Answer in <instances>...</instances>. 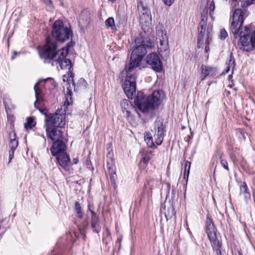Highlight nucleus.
Segmentation results:
<instances>
[{
    "label": "nucleus",
    "instance_id": "4",
    "mask_svg": "<svg viewBox=\"0 0 255 255\" xmlns=\"http://www.w3.org/2000/svg\"><path fill=\"white\" fill-rule=\"evenodd\" d=\"M134 103L143 113L158 108L161 104V92L160 91H155L147 97L138 94L134 100Z\"/></svg>",
    "mask_w": 255,
    "mask_h": 255
},
{
    "label": "nucleus",
    "instance_id": "9",
    "mask_svg": "<svg viewBox=\"0 0 255 255\" xmlns=\"http://www.w3.org/2000/svg\"><path fill=\"white\" fill-rule=\"evenodd\" d=\"M201 20L200 21L198 26V47L200 48L203 42V40L206 32V37H207V29L209 25L212 26V32L213 31V25L210 23H208L207 10L204 11L201 13Z\"/></svg>",
    "mask_w": 255,
    "mask_h": 255
},
{
    "label": "nucleus",
    "instance_id": "5",
    "mask_svg": "<svg viewBox=\"0 0 255 255\" xmlns=\"http://www.w3.org/2000/svg\"><path fill=\"white\" fill-rule=\"evenodd\" d=\"M164 128L162 123L160 121H155L154 125V130H152L154 132L153 136L150 132L145 133L144 140L149 146L155 148L153 139L157 145L162 143L164 137Z\"/></svg>",
    "mask_w": 255,
    "mask_h": 255
},
{
    "label": "nucleus",
    "instance_id": "24",
    "mask_svg": "<svg viewBox=\"0 0 255 255\" xmlns=\"http://www.w3.org/2000/svg\"><path fill=\"white\" fill-rule=\"evenodd\" d=\"M35 118L33 117H28L26 118V123L24 124V128L26 129H30L36 125Z\"/></svg>",
    "mask_w": 255,
    "mask_h": 255
},
{
    "label": "nucleus",
    "instance_id": "8",
    "mask_svg": "<svg viewBox=\"0 0 255 255\" xmlns=\"http://www.w3.org/2000/svg\"><path fill=\"white\" fill-rule=\"evenodd\" d=\"M52 35L58 41L63 42L70 38L72 31L67 27H65L63 22L56 20L52 26Z\"/></svg>",
    "mask_w": 255,
    "mask_h": 255
},
{
    "label": "nucleus",
    "instance_id": "21",
    "mask_svg": "<svg viewBox=\"0 0 255 255\" xmlns=\"http://www.w3.org/2000/svg\"><path fill=\"white\" fill-rule=\"evenodd\" d=\"M212 41V26L209 25L207 29V37H206L205 40V51L206 52H208V51H210V47L209 45Z\"/></svg>",
    "mask_w": 255,
    "mask_h": 255
},
{
    "label": "nucleus",
    "instance_id": "7",
    "mask_svg": "<svg viewBox=\"0 0 255 255\" xmlns=\"http://www.w3.org/2000/svg\"><path fill=\"white\" fill-rule=\"evenodd\" d=\"M206 231L213 250L216 252L217 255H221L222 243L217 238V229L209 217H207L206 221Z\"/></svg>",
    "mask_w": 255,
    "mask_h": 255
},
{
    "label": "nucleus",
    "instance_id": "2",
    "mask_svg": "<svg viewBox=\"0 0 255 255\" xmlns=\"http://www.w3.org/2000/svg\"><path fill=\"white\" fill-rule=\"evenodd\" d=\"M71 45L57 50V45L55 41L49 37L46 39V43L39 51V56L45 62L51 63L52 66H59L61 69L71 70L72 66L71 61L66 58Z\"/></svg>",
    "mask_w": 255,
    "mask_h": 255
},
{
    "label": "nucleus",
    "instance_id": "54",
    "mask_svg": "<svg viewBox=\"0 0 255 255\" xmlns=\"http://www.w3.org/2000/svg\"><path fill=\"white\" fill-rule=\"evenodd\" d=\"M240 255H242V254H240Z\"/></svg>",
    "mask_w": 255,
    "mask_h": 255
},
{
    "label": "nucleus",
    "instance_id": "42",
    "mask_svg": "<svg viewBox=\"0 0 255 255\" xmlns=\"http://www.w3.org/2000/svg\"><path fill=\"white\" fill-rule=\"evenodd\" d=\"M69 95L72 96V91L69 88H67V91L65 95L69 96Z\"/></svg>",
    "mask_w": 255,
    "mask_h": 255
},
{
    "label": "nucleus",
    "instance_id": "6",
    "mask_svg": "<svg viewBox=\"0 0 255 255\" xmlns=\"http://www.w3.org/2000/svg\"><path fill=\"white\" fill-rule=\"evenodd\" d=\"M39 110L45 116L44 126L59 127L61 128L65 127L66 113L64 110H58L54 114H49L44 113L43 110Z\"/></svg>",
    "mask_w": 255,
    "mask_h": 255
},
{
    "label": "nucleus",
    "instance_id": "37",
    "mask_svg": "<svg viewBox=\"0 0 255 255\" xmlns=\"http://www.w3.org/2000/svg\"><path fill=\"white\" fill-rule=\"evenodd\" d=\"M251 41L252 42L253 47H255V30L252 34Z\"/></svg>",
    "mask_w": 255,
    "mask_h": 255
},
{
    "label": "nucleus",
    "instance_id": "49",
    "mask_svg": "<svg viewBox=\"0 0 255 255\" xmlns=\"http://www.w3.org/2000/svg\"><path fill=\"white\" fill-rule=\"evenodd\" d=\"M121 240H122V239L119 238V239H118L117 242H119V243H120L121 242Z\"/></svg>",
    "mask_w": 255,
    "mask_h": 255
},
{
    "label": "nucleus",
    "instance_id": "15",
    "mask_svg": "<svg viewBox=\"0 0 255 255\" xmlns=\"http://www.w3.org/2000/svg\"><path fill=\"white\" fill-rule=\"evenodd\" d=\"M217 70L214 67L202 65L201 67V77L204 80L208 76H213L216 74Z\"/></svg>",
    "mask_w": 255,
    "mask_h": 255
},
{
    "label": "nucleus",
    "instance_id": "31",
    "mask_svg": "<svg viewBox=\"0 0 255 255\" xmlns=\"http://www.w3.org/2000/svg\"><path fill=\"white\" fill-rule=\"evenodd\" d=\"M150 159V158L148 155L147 154H144L140 161V167L141 168H145V165L149 162Z\"/></svg>",
    "mask_w": 255,
    "mask_h": 255
},
{
    "label": "nucleus",
    "instance_id": "3",
    "mask_svg": "<svg viewBox=\"0 0 255 255\" xmlns=\"http://www.w3.org/2000/svg\"><path fill=\"white\" fill-rule=\"evenodd\" d=\"M233 20L231 24V30L235 36L238 34L239 31L240 30L239 36L240 41L238 42V46L241 50L246 51L251 50L253 47L251 41V37L250 38L251 29L248 26H245L241 28L244 22V18L242 14V10L240 8H237L235 10L233 14Z\"/></svg>",
    "mask_w": 255,
    "mask_h": 255
},
{
    "label": "nucleus",
    "instance_id": "26",
    "mask_svg": "<svg viewBox=\"0 0 255 255\" xmlns=\"http://www.w3.org/2000/svg\"><path fill=\"white\" fill-rule=\"evenodd\" d=\"M105 24L108 28L116 31L117 27L115 24V20L113 17H109L105 21Z\"/></svg>",
    "mask_w": 255,
    "mask_h": 255
},
{
    "label": "nucleus",
    "instance_id": "28",
    "mask_svg": "<svg viewBox=\"0 0 255 255\" xmlns=\"http://www.w3.org/2000/svg\"><path fill=\"white\" fill-rule=\"evenodd\" d=\"M137 9L139 13L149 11L147 7L143 4L141 0H137Z\"/></svg>",
    "mask_w": 255,
    "mask_h": 255
},
{
    "label": "nucleus",
    "instance_id": "50",
    "mask_svg": "<svg viewBox=\"0 0 255 255\" xmlns=\"http://www.w3.org/2000/svg\"><path fill=\"white\" fill-rule=\"evenodd\" d=\"M171 210H172V214L173 215H174V210L173 208H171Z\"/></svg>",
    "mask_w": 255,
    "mask_h": 255
},
{
    "label": "nucleus",
    "instance_id": "40",
    "mask_svg": "<svg viewBox=\"0 0 255 255\" xmlns=\"http://www.w3.org/2000/svg\"><path fill=\"white\" fill-rule=\"evenodd\" d=\"M164 4L168 6H170L174 1V0H163Z\"/></svg>",
    "mask_w": 255,
    "mask_h": 255
},
{
    "label": "nucleus",
    "instance_id": "20",
    "mask_svg": "<svg viewBox=\"0 0 255 255\" xmlns=\"http://www.w3.org/2000/svg\"><path fill=\"white\" fill-rule=\"evenodd\" d=\"M159 53L165 52L166 54L169 52L168 39L165 40H161L159 41V46L158 47Z\"/></svg>",
    "mask_w": 255,
    "mask_h": 255
},
{
    "label": "nucleus",
    "instance_id": "34",
    "mask_svg": "<svg viewBox=\"0 0 255 255\" xmlns=\"http://www.w3.org/2000/svg\"><path fill=\"white\" fill-rule=\"evenodd\" d=\"M228 36L227 31L224 29H221L220 31L219 38L221 40H224Z\"/></svg>",
    "mask_w": 255,
    "mask_h": 255
},
{
    "label": "nucleus",
    "instance_id": "22",
    "mask_svg": "<svg viewBox=\"0 0 255 255\" xmlns=\"http://www.w3.org/2000/svg\"><path fill=\"white\" fill-rule=\"evenodd\" d=\"M91 226L93 232L99 233L101 231V227L100 225L99 218L91 220Z\"/></svg>",
    "mask_w": 255,
    "mask_h": 255
},
{
    "label": "nucleus",
    "instance_id": "52",
    "mask_svg": "<svg viewBox=\"0 0 255 255\" xmlns=\"http://www.w3.org/2000/svg\"><path fill=\"white\" fill-rule=\"evenodd\" d=\"M108 0L110 1H111V2H114V1H115V0Z\"/></svg>",
    "mask_w": 255,
    "mask_h": 255
},
{
    "label": "nucleus",
    "instance_id": "51",
    "mask_svg": "<svg viewBox=\"0 0 255 255\" xmlns=\"http://www.w3.org/2000/svg\"><path fill=\"white\" fill-rule=\"evenodd\" d=\"M47 1H48L49 2V3L51 2V0H45V2H47Z\"/></svg>",
    "mask_w": 255,
    "mask_h": 255
},
{
    "label": "nucleus",
    "instance_id": "12",
    "mask_svg": "<svg viewBox=\"0 0 255 255\" xmlns=\"http://www.w3.org/2000/svg\"><path fill=\"white\" fill-rule=\"evenodd\" d=\"M9 142L8 145L10 148V150L9 151V162H10L14 157V151L16 149L18 144V141L16 137V133L14 130H12L9 132Z\"/></svg>",
    "mask_w": 255,
    "mask_h": 255
},
{
    "label": "nucleus",
    "instance_id": "46",
    "mask_svg": "<svg viewBox=\"0 0 255 255\" xmlns=\"http://www.w3.org/2000/svg\"><path fill=\"white\" fill-rule=\"evenodd\" d=\"M79 161V160L77 158H74L73 162L75 164H77Z\"/></svg>",
    "mask_w": 255,
    "mask_h": 255
},
{
    "label": "nucleus",
    "instance_id": "53",
    "mask_svg": "<svg viewBox=\"0 0 255 255\" xmlns=\"http://www.w3.org/2000/svg\"><path fill=\"white\" fill-rule=\"evenodd\" d=\"M48 79V78L46 79H44V81H47Z\"/></svg>",
    "mask_w": 255,
    "mask_h": 255
},
{
    "label": "nucleus",
    "instance_id": "41",
    "mask_svg": "<svg viewBox=\"0 0 255 255\" xmlns=\"http://www.w3.org/2000/svg\"><path fill=\"white\" fill-rule=\"evenodd\" d=\"M189 173H190V170H188V171H186V170H184V178L185 179L186 178V176H187V180L188 179V176L189 175Z\"/></svg>",
    "mask_w": 255,
    "mask_h": 255
},
{
    "label": "nucleus",
    "instance_id": "29",
    "mask_svg": "<svg viewBox=\"0 0 255 255\" xmlns=\"http://www.w3.org/2000/svg\"><path fill=\"white\" fill-rule=\"evenodd\" d=\"M75 210L76 213V216L80 219H82L83 216V213L82 211L80 204L78 202L75 203Z\"/></svg>",
    "mask_w": 255,
    "mask_h": 255
},
{
    "label": "nucleus",
    "instance_id": "25",
    "mask_svg": "<svg viewBox=\"0 0 255 255\" xmlns=\"http://www.w3.org/2000/svg\"><path fill=\"white\" fill-rule=\"evenodd\" d=\"M38 82L36 83L34 86V90L35 91V95L36 99L35 102L34 103V107L38 109H39V108L37 106V104L39 100L38 96L39 95L41 91L40 88L38 87Z\"/></svg>",
    "mask_w": 255,
    "mask_h": 255
},
{
    "label": "nucleus",
    "instance_id": "23",
    "mask_svg": "<svg viewBox=\"0 0 255 255\" xmlns=\"http://www.w3.org/2000/svg\"><path fill=\"white\" fill-rule=\"evenodd\" d=\"M73 85H74L75 90L78 91L85 89L87 88V83L84 79L81 78L77 82L76 85L75 83H73Z\"/></svg>",
    "mask_w": 255,
    "mask_h": 255
},
{
    "label": "nucleus",
    "instance_id": "30",
    "mask_svg": "<svg viewBox=\"0 0 255 255\" xmlns=\"http://www.w3.org/2000/svg\"><path fill=\"white\" fill-rule=\"evenodd\" d=\"M73 103V100L71 95L66 96L65 95V101L63 105L64 112L66 111V109L67 107L72 105Z\"/></svg>",
    "mask_w": 255,
    "mask_h": 255
},
{
    "label": "nucleus",
    "instance_id": "38",
    "mask_svg": "<svg viewBox=\"0 0 255 255\" xmlns=\"http://www.w3.org/2000/svg\"><path fill=\"white\" fill-rule=\"evenodd\" d=\"M66 75L68 77L69 81H71V80L73 81V72L71 70H68L67 74H66Z\"/></svg>",
    "mask_w": 255,
    "mask_h": 255
},
{
    "label": "nucleus",
    "instance_id": "47",
    "mask_svg": "<svg viewBox=\"0 0 255 255\" xmlns=\"http://www.w3.org/2000/svg\"><path fill=\"white\" fill-rule=\"evenodd\" d=\"M42 137H43V138L44 139V141L45 142L46 141V138H45V137L44 135L42 134Z\"/></svg>",
    "mask_w": 255,
    "mask_h": 255
},
{
    "label": "nucleus",
    "instance_id": "36",
    "mask_svg": "<svg viewBox=\"0 0 255 255\" xmlns=\"http://www.w3.org/2000/svg\"><path fill=\"white\" fill-rule=\"evenodd\" d=\"M191 166V162L188 161H186L184 166V170L188 171L190 170Z\"/></svg>",
    "mask_w": 255,
    "mask_h": 255
},
{
    "label": "nucleus",
    "instance_id": "55",
    "mask_svg": "<svg viewBox=\"0 0 255 255\" xmlns=\"http://www.w3.org/2000/svg\"><path fill=\"white\" fill-rule=\"evenodd\" d=\"M158 255H160L159 254H158Z\"/></svg>",
    "mask_w": 255,
    "mask_h": 255
},
{
    "label": "nucleus",
    "instance_id": "35",
    "mask_svg": "<svg viewBox=\"0 0 255 255\" xmlns=\"http://www.w3.org/2000/svg\"><path fill=\"white\" fill-rule=\"evenodd\" d=\"M215 8V3L214 1H212L210 3V6H209V10H210V16L213 18V12Z\"/></svg>",
    "mask_w": 255,
    "mask_h": 255
},
{
    "label": "nucleus",
    "instance_id": "13",
    "mask_svg": "<svg viewBox=\"0 0 255 255\" xmlns=\"http://www.w3.org/2000/svg\"><path fill=\"white\" fill-rule=\"evenodd\" d=\"M66 150V146L63 142V140H59L53 141V144L50 148V151L53 156H56Z\"/></svg>",
    "mask_w": 255,
    "mask_h": 255
},
{
    "label": "nucleus",
    "instance_id": "33",
    "mask_svg": "<svg viewBox=\"0 0 255 255\" xmlns=\"http://www.w3.org/2000/svg\"><path fill=\"white\" fill-rule=\"evenodd\" d=\"M227 66H230V67H233V68H234V67L235 66V59L233 57V53L230 54V58L228 60V61L227 62Z\"/></svg>",
    "mask_w": 255,
    "mask_h": 255
},
{
    "label": "nucleus",
    "instance_id": "45",
    "mask_svg": "<svg viewBox=\"0 0 255 255\" xmlns=\"http://www.w3.org/2000/svg\"><path fill=\"white\" fill-rule=\"evenodd\" d=\"M93 205H92V204H88V210H89V211H90L92 210L91 209V208H92V207H93Z\"/></svg>",
    "mask_w": 255,
    "mask_h": 255
},
{
    "label": "nucleus",
    "instance_id": "32",
    "mask_svg": "<svg viewBox=\"0 0 255 255\" xmlns=\"http://www.w3.org/2000/svg\"><path fill=\"white\" fill-rule=\"evenodd\" d=\"M222 154H220L219 159L221 165L227 171H229V168L228 167V162L226 160H224L222 158Z\"/></svg>",
    "mask_w": 255,
    "mask_h": 255
},
{
    "label": "nucleus",
    "instance_id": "17",
    "mask_svg": "<svg viewBox=\"0 0 255 255\" xmlns=\"http://www.w3.org/2000/svg\"><path fill=\"white\" fill-rule=\"evenodd\" d=\"M139 21L142 24H150L151 22V16L150 14L149 11L148 12H144L139 13Z\"/></svg>",
    "mask_w": 255,
    "mask_h": 255
},
{
    "label": "nucleus",
    "instance_id": "27",
    "mask_svg": "<svg viewBox=\"0 0 255 255\" xmlns=\"http://www.w3.org/2000/svg\"><path fill=\"white\" fill-rule=\"evenodd\" d=\"M254 0H233L232 4H234L236 5L235 3L237 2L238 5H239V3H240L241 5L243 7H244L252 4Z\"/></svg>",
    "mask_w": 255,
    "mask_h": 255
},
{
    "label": "nucleus",
    "instance_id": "48",
    "mask_svg": "<svg viewBox=\"0 0 255 255\" xmlns=\"http://www.w3.org/2000/svg\"><path fill=\"white\" fill-rule=\"evenodd\" d=\"M107 233L108 235H109L110 234V231H109L108 229H107Z\"/></svg>",
    "mask_w": 255,
    "mask_h": 255
},
{
    "label": "nucleus",
    "instance_id": "18",
    "mask_svg": "<svg viewBox=\"0 0 255 255\" xmlns=\"http://www.w3.org/2000/svg\"><path fill=\"white\" fill-rule=\"evenodd\" d=\"M240 193L241 196H243L245 200H247L250 198V194L248 191V188L247 184L245 182H243L240 185Z\"/></svg>",
    "mask_w": 255,
    "mask_h": 255
},
{
    "label": "nucleus",
    "instance_id": "43",
    "mask_svg": "<svg viewBox=\"0 0 255 255\" xmlns=\"http://www.w3.org/2000/svg\"><path fill=\"white\" fill-rule=\"evenodd\" d=\"M63 81H64V82H65V81H67V82L70 81H69V78H68V77L67 76V75H66V74L64 75L63 76Z\"/></svg>",
    "mask_w": 255,
    "mask_h": 255
},
{
    "label": "nucleus",
    "instance_id": "39",
    "mask_svg": "<svg viewBox=\"0 0 255 255\" xmlns=\"http://www.w3.org/2000/svg\"><path fill=\"white\" fill-rule=\"evenodd\" d=\"M90 212L92 215L91 220L99 218V217L97 215V214L93 210H91Z\"/></svg>",
    "mask_w": 255,
    "mask_h": 255
},
{
    "label": "nucleus",
    "instance_id": "11",
    "mask_svg": "<svg viewBox=\"0 0 255 255\" xmlns=\"http://www.w3.org/2000/svg\"><path fill=\"white\" fill-rule=\"evenodd\" d=\"M147 64L156 72H160L162 69V64L158 55L155 53H152L147 55L146 58Z\"/></svg>",
    "mask_w": 255,
    "mask_h": 255
},
{
    "label": "nucleus",
    "instance_id": "1",
    "mask_svg": "<svg viewBox=\"0 0 255 255\" xmlns=\"http://www.w3.org/2000/svg\"><path fill=\"white\" fill-rule=\"evenodd\" d=\"M135 47L133 49L130 58V63L125 66L121 72V76L126 77L124 90L129 99L135 96L136 75L132 73L133 70L138 67L147 53V48H151L152 42L148 37L141 34L135 39Z\"/></svg>",
    "mask_w": 255,
    "mask_h": 255
},
{
    "label": "nucleus",
    "instance_id": "16",
    "mask_svg": "<svg viewBox=\"0 0 255 255\" xmlns=\"http://www.w3.org/2000/svg\"><path fill=\"white\" fill-rule=\"evenodd\" d=\"M122 112L125 116L128 118L130 116L131 111L135 110L132 104L127 100L124 99L121 102Z\"/></svg>",
    "mask_w": 255,
    "mask_h": 255
},
{
    "label": "nucleus",
    "instance_id": "14",
    "mask_svg": "<svg viewBox=\"0 0 255 255\" xmlns=\"http://www.w3.org/2000/svg\"><path fill=\"white\" fill-rule=\"evenodd\" d=\"M59 165L65 170H68L70 164V158L65 152L55 156Z\"/></svg>",
    "mask_w": 255,
    "mask_h": 255
},
{
    "label": "nucleus",
    "instance_id": "10",
    "mask_svg": "<svg viewBox=\"0 0 255 255\" xmlns=\"http://www.w3.org/2000/svg\"><path fill=\"white\" fill-rule=\"evenodd\" d=\"M47 138L55 141L63 139V131L59 127L44 126Z\"/></svg>",
    "mask_w": 255,
    "mask_h": 255
},
{
    "label": "nucleus",
    "instance_id": "44",
    "mask_svg": "<svg viewBox=\"0 0 255 255\" xmlns=\"http://www.w3.org/2000/svg\"><path fill=\"white\" fill-rule=\"evenodd\" d=\"M230 68H231V67L230 66H227L225 72H223V74L227 73L230 71Z\"/></svg>",
    "mask_w": 255,
    "mask_h": 255
},
{
    "label": "nucleus",
    "instance_id": "19",
    "mask_svg": "<svg viewBox=\"0 0 255 255\" xmlns=\"http://www.w3.org/2000/svg\"><path fill=\"white\" fill-rule=\"evenodd\" d=\"M156 33L157 38L159 40H165L166 39H168L167 36L166 31L163 29L162 26H158L156 27Z\"/></svg>",
    "mask_w": 255,
    "mask_h": 255
}]
</instances>
